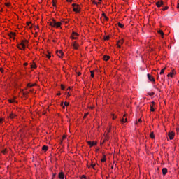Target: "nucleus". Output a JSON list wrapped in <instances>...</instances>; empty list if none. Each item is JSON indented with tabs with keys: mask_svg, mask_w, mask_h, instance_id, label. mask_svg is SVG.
Wrapping results in <instances>:
<instances>
[{
	"mask_svg": "<svg viewBox=\"0 0 179 179\" xmlns=\"http://www.w3.org/2000/svg\"><path fill=\"white\" fill-rule=\"evenodd\" d=\"M72 6L73 8V12H76V13H79V12H80V6H79V5L76 3H73Z\"/></svg>",
	"mask_w": 179,
	"mask_h": 179,
	"instance_id": "obj_1",
	"label": "nucleus"
},
{
	"mask_svg": "<svg viewBox=\"0 0 179 179\" xmlns=\"http://www.w3.org/2000/svg\"><path fill=\"white\" fill-rule=\"evenodd\" d=\"M28 44H29V41H27V40L22 41V42L20 43L23 50H24V48H26V45H27Z\"/></svg>",
	"mask_w": 179,
	"mask_h": 179,
	"instance_id": "obj_2",
	"label": "nucleus"
},
{
	"mask_svg": "<svg viewBox=\"0 0 179 179\" xmlns=\"http://www.w3.org/2000/svg\"><path fill=\"white\" fill-rule=\"evenodd\" d=\"M87 144L90 146V148L93 146H96L97 145V143L95 141H87Z\"/></svg>",
	"mask_w": 179,
	"mask_h": 179,
	"instance_id": "obj_3",
	"label": "nucleus"
},
{
	"mask_svg": "<svg viewBox=\"0 0 179 179\" xmlns=\"http://www.w3.org/2000/svg\"><path fill=\"white\" fill-rule=\"evenodd\" d=\"M156 5L157 8H161V6H163V5H164V3L163 2V1H159L156 3Z\"/></svg>",
	"mask_w": 179,
	"mask_h": 179,
	"instance_id": "obj_4",
	"label": "nucleus"
},
{
	"mask_svg": "<svg viewBox=\"0 0 179 179\" xmlns=\"http://www.w3.org/2000/svg\"><path fill=\"white\" fill-rule=\"evenodd\" d=\"M78 36H79V34H78L76 32H73L71 34V38L73 40H76V37H78Z\"/></svg>",
	"mask_w": 179,
	"mask_h": 179,
	"instance_id": "obj_5",
	"label": "nucleus"
},
{
	"mask_svg": "<svg viewBox=\"0 0 179 179\" xmlns=\"http://www.w3.org/2000/svg\"><path fill=\"white\" fill-rule=\"evenodd\" d=\"M72 45H73L74 50H78V48L79 47V44H78V43H76V41L73 42Z\"/></svg>",
	"mask_w": 179,
	"mask_h": 179,
	"instance_id": "obj_6",
	"label": "nucleus"
},
{
	"mask_svg": "<svg viewBox=\"0 0 179 179\" xmlns=\"http://www.w3.org/2000/svg\"><path fill=\"white\" fill-rule=\"evenodd\" d=\"M117 44V47L119 48H121V45L124 44V39H121L118 41Z\"/></svg>",
	"mask_w": 179,
	"mask_h": 179,
	"instance_id": "obj_7",
	"label": "nucleus"
},
{
	"mask_svg": "<svg viewBox=\"0 0 179 179\" xmlns=\"http://www.w3.org/2000/svg\"><path fill=\"white\" fill-rule=\"evenodd\" d=\"M10 38H13V40H15V37L16 36V34L15 32H10L9 34H8Z\"/></svg>",
	"mask_w": 179,
	"mask_h": 179,
	"instance_id": "obj_8",
	"label": "nucleus"
},
{
	"mask_svg": "<svg viewBox=\"0 0 179 179\" xmlns=\"http://www.w3.org/2000/svg\"><path fill=\"white\" fill-rule=\"evenodd\" d=\"M148 78L149 79V80H150V82H155V78H153V76H152V75L150 74H147Z\"/></svg>",
	"mask_w": 179,
	"mask_h": 179,
	"instance_id": "obj_9",
	"label": "nucleus"
},
{
	"mask_svg": "<svg viewBox=\"0 0 179 179\" xmlns=\"http://www.w3.org/2000/svg\"><path fill=\"white\" fill-rule=\"evenodd\" d=\"M57 54L59 58H62V55H64V52H62V50L57 51Z\"/></svg>",
	"mask_w": 179,
	"mask_h": 179,
	"instance_id": "obj_10",
	"label": "nucleus"
},
{
	"mask_svg": "<svg viewBox=\"0 0 179 179\" xmlns=\"http://www.w3.org/2000/svg\"><path fill=\"white\" fill-rule=\"evenodd\" d=\"M169 139L171 140L174 139V134L173 132L169 133Z\"/></svg>",
	"mask_w": 179,
	"mask_h": 179,
	"instance_id": "obj_11",
	"label": "nucleus"
},
{
	"mask_svg": "<svg viewBox=\"0 0 179 179\" xmlns=\"http://www.w3.org/2000/svg\"><path fill=\"white\" fill-rule=\"evenodd\" d=\"M153 106H155V102H152V104L150 106V111L153 112L155 111V108H153Z\"/></svg>",
	"mask_w": 179,
	"mask_h": 179,
	"instance_id": "obj_12",
	"label": "nucleus"
},
{
	"mask_svg": "<svg viewBox=\"0 0 179 179\" xmlns=\"http://www.w3.org/2000/svg\"><path fill=\"white\" fill-rule=\"evenodd\" d=\"M50 26H52V27H55V20H52V21L50 22Z\"/></svg>",
	"mask_w": 179,
	"mask_h": 179,
	"instance_id": "obj_13",
	"label": "nucleus"
},
{
	"mask_svg": "<svg viewBox=\"0 0 179 179\" xmlns=\"http://www.w3.org/2000/svg\"><path fill=\"white\" fill-rule=\"evenodd\" d=\"M158 34L161 35L162 38H164V33L162 30L158 31Z\"/></svg>",
	"mask_w": 179,
	"mask_h": 179,
	"instance_id": "obj_14",
	"label": "nucleus"
},
{
	"mask_svg": "<svg viewBox=\"0 0 179 179\" xmlns=\"http://www.w3.org/2000/svg\"><path fill=\"white\" fill-rule=\"evenodd\" d=\"M162 174L163 176H166V174H167V168L162 169Z\"/></svg>",
	"mask_w": 179,
	"mask_h": 179,
	"instance_id": "obj_15",
	"label": "nucleus"
},
{
	"mask_svg": "<svg viewBox=\"0 0 179 179\" xmlns=\"http://www.w3.org/2000/svg\"><path fill=\"white\" fill-rule=\"evenodd\" d=\"M55 27H57V29H58V27H61V22H57L55 21Z\"/></svg>",
	"mask_w": 179,
	"mask_h": 179,
	"instance_id": "obj_16",
	"label": "nucleus"
},
{
	"mask_svg": "<svg viewBox=\"0 0 179 179\" xmlns=\"http://www.w3.org/2000/svg\"><path fill=\"white\" fill-rule=\"evenodd\" d=\"M42 150H43V152H47V150H48V147L46 145H43L42 147Z\"/></svg>",
	"mask_w": 179,
	"mask_h": 179,
	"instance_id": "obj_17",
	"label": "nucleus"
},
{
	"mask_svg": "<svg viewBox=\"0 0 179 179\" xmlns=\"http://www.w3.org/2000/svg\"><path fill=\"white\" fill-rule=\"evenodd\" d=\"M110 59V56L104 55L103 56V61H108Z\"/></svg>",
	"mask_w": 179,
	"mask_h": 179,
	"instance_id": "obj_18",
	"label": "nucleus"
},
{
	"mask_svg": "<svg viewBox=\"0 0 179 179\" xmlns=\"http://www.w3.org/2000/svg\"><path fill=\"white\" fill-rule=\"evenodd\" d=\"M64 173H63L62 172H60V173H59V178H60V179H64Z\"/></svg>",
	"mask_w": 179,
	"mask_h": 179,
	"instance_id": "obj_19",
	"label": "nucleus"
},
{
	"mask_svg": "<svg viewBox=\"0 0 179 179\" xmlns=\"http://www.w3.org/2000/svg\"><path fill=\"white\" fill-rule=\"evenodd\" d=\"M168 77L171 76V78H173V76H174V70H173L172 73H169L167 75Z\"/></svg>",
	"mask_w": 179,
	"mask_h": 179,
	"instance_id": "obj_20",
	"label": "nucleus"
},
{
	"mask_svg": "<svg viewBox=\"0 0 179 179\" xmlns=\"http://www.w3.org/2000/svg\"><path fill=\"white\" fill-rule=\"evenodd\" d=\"M36 85H37V84H36V83H34V84L29 83V84H27V86H28V87H33L36 86Z\"/></svg>",
	"mask_w": 179,
	"mask_h": 179,
	"instance_id": "obj_21",
	"label": "nucleus"
},
{
	"mask_svg": "<svg viewBox=\"0 0 179 179\" xmlns=\"http://www.w3.org/2000/svg\"><path fill=\"white\" fill-rule=\"evenodd\" d=\"M150 136L151 139H155V134H153V132L150 133Z\"/></svg>",
	"mask_w": 179,
	"mask_h": 179,
	"instance_id": "obj_22",
	"label": "nucleus"
},
{
	"mask_svg": "<svg viewBox=\"0 0 179 179\" xmlns=\"http://www.w3.org/2000/svg\"><path fill=\"white\" fill-rule=\"evenodd\" d=\"M166 70V67L162 69L159 73V75H163V73H164V71Z\"/></svg>",
	"mask_w": 179,
	"mask_h": 179,
	"instance_id": "obj_23",
	"label": "nucleus"
},
{
	"mask_svg": "<svg viewBox=\"0 0 179 179\" xmlns=\"http://www.w3.org/2000/svg\"><path fill=\"white\" fill-rule=\"evenodd\" d=\"M16 117V115H15L13 113H11L10 115V118L11 119V120H13V118H15Z\"/></svg>",
	"mask_w": 179,
	"mask_h": 179,
	"instance_id": "obj_24",
	"label": "nucleus"
},
{
	"mask_svg": "<svg viewBox=\"0 0 179 179\" xmlns=\"http://www.w3.org/2000/svg\"><path fill=\"white\" fill-rule=\"evenodd\" d=\"M117 25L119 26V27H120L121 29L124 28V24H121L120 22L117 23Z\"/></svg>",
	"mask_w": 179,
	"mask_h": 179,
	"instance_id": "obj_25",
	"label": "nucleus"
},
{
	"mask_svg": "<svg viewBox=\"0 0 179 179\" xmlns=\"http://www.w3.org/2000/svg\"><path fill=\"white\" fill-rule=\"evenodd\" d=\"M127 120H128V119H127V118H125L124 120V118H122V119L121 120V122H122V124H124V123L127 122Z\"/></svg>",
	"mask_w": 179,
	"mask_h": 179,
	"instance_id": "obj_26",
	"label": "nucleus"
},
{
	"mask_svg": "<svg viewBox=\"0 0 179 179\" xmlns=\"http://www.w3.org/2000/svg\"><path fill=\"white\" fill-rule=\"evenodd\" d=\"M91 78H94V71H91Z\"/></svg>",
	"mask_w": 179,
	"mask_h": 179,
	"instance_id": "obj_27",
	"label": "nucleus"
},
{
	"mask_svg": "<svg viewBox=\"0 0 179 179\" xmlns=\"http://www.w3.org/2000/svg\"><path fill=\"white\" fill-rule=\"evenodd\" d=\"M52 5L53 6H57V1L52 0Z\"/></svg>",
	"mask_w": 179,
	"mask_h": 179,
	"instance_id": "obj_28",
	"label": "nucleus"
},
{
	"mask_svg": "<svg viewBox=\"0 0 179 179\" xmlns=\"http://www.w3.org/2000/svg\"><path fill=\"white\" fill-rule=\"evenodd\" d=\"M106 162V155L103 156V157L101 159V162L104 163Z\"/></svg>",
	"mask_w": 179,
	"mask_h": 179,
	"instance_id": "obj_29",
	"label": "nucleus"
},
{
	"mask_svg": "<svg viewBox=\"0 0 179 179\" xmlns=\"http://www.w3.org/2000/svg\"><path fill=\"white\" fill-rule=\"evenodd\" d=\"M46 57H47V58L50 59L51 55H50V53H48V54H46Z\"/></svg>",
	"mask_w": 179,
	"mask_h": 179,
	"instance_id": "obj_30",
	"label": "nucleus"
},
{
	"mask_svg": "<svg viewBox=\"0 0 179 179\" xmlns=\"http://www.w3.org/2000/svg\"><path fill=\"white\" fill-rule=\"evenodd\" d=\"M69 106V102H64V106L68 107Z\"/></svg>",
	"mask_w": 179,
	"mask_h": 179,
	"instance_id": "obj_31",
	"label": "nucleus"
},
{
	"mask_svg": "<svg viewBox=\"0 0 179 179\" xmlns=\"http://www.w3.org/2000/svg\"><path fill=\"white\" fill-rule=\"evenodd\" d=\"M81 179H87V178L86 177L85 175H83L81 177H80Z\"/></svg>",
	"mask_w": 179,
	"mask_h": 179,
	"instance_id": "obj_32",
	"label": "nucleus"
},
{
	"mask_svg": "<svg viewBox=\"0 0 179 179\" xmlns=\"http://www.w3.org/2000/svg\"><path fill=\"white\" fill-rule=\"evenodd\" d=\"M169 9V6H165L164 8H162V10H167Z\"/></svg>",
	"mask_w": 179,
	"mask_h": 179,
	"instance_id": "obj_33",
	"label": "nucleus"
},
{
	"mask_svg": "<svg viewBox=\"0 0 179 179\" xmlns=\"http://www.w3.org/2000/svg\"><path fill=\"white\" fill-rule=\"evenodd\" d=\"M22 45H17V48H19V50H22V48H23V47L22 46V48L20 47Z\"/></svg>",
	"mask_w": 179,
	"mask_h": 179,
	"instance_id": "obj_34",
	"label": "nucleus"
},
{
	"mask_svg": "<svg viewBox=\"0 0 179 179\" xmlns=\"http://www.w3.org/2000/svg\"><path fill=\"white\" fill-rule=\"evenodd\" d=\"M149 96H155V92H149Z\"/></svg>",
	"mask_w": 179,
	"mask_h": 179,
	"instance_id": "obj_35",
	"label": "nucleus"
},
{
	"mask_svg": "<svg viewBox=\"0 0 179 179\" xmlns=\"http://www.w3.org/2000/svg\"><path fill=\"white\" fill-rule=\"evenodd\" d=\"M9 103H15V99H9Z\"/></svg>",
	"mask_w": 179,
	"mask_h": 179,
	"instance_id": "obj_36",
	"label": "nucleus"
},
{
	"mask_svg": "<svg viewBox=\"0 0 179 179\" xmlns=\"http://www.w3.org/2000/svg\"><path fill=\"white\" fill-rule=\"evenodd\" d=\"M61 89H62V90H65V87L63 85H61Z\"/></svg>",
	"mask_w": 179,
	"mask_h": 179,
	"instance_id": "obj_37",
	"label": "nucleus"
},
{
	"mask_svg": "<svg viewBox=\"0 0 179 179\" xmlns=\"http://www.w3.org/2000/svg\"><path fill=\"white\" fill-rule=\"evenodd\" d=\"M104 40H110V36H107L104 38Z\"/></svg>",
	"mask_w": 179,
	"mask_h": 179,
	"instance_id": "obj_38",
	"label": "nucleus"
},
{
	"mask_svg": "<svg viewBox=\"0 0 179 179\" xmlns=\"http://www.w3.org/2000/svg\"><path fill=\"white\" fill-rule=\"evenodd\" d=\"M31 68H36V64H32V65H31Z\"/></svg>",
	"mask_w": 179,
	"mask_h": 179,
	"instance_id": "obj_39",
	"label": "nucleus"
},
{
	"mask_svg": "<svg viewBox=\"0 0 179 179\" xmlns=\"http://www.w3.org/2000/svg\"><path fill=\"white\" fill-rule=\"evenodd\" d=\"M91 167H92V168L94 169V167H96V164H91Z\"/></svg>",
	"mask_w": 179,
	"mask_h": 179,
	"instance_id": "obj_40",
	"label": "nucleus"
},
{
	"mask_svg": "<svg viewBox=\"0 0 179 179\" xmlns=\"http://www.w3.org/2000/svg\"><path fill=\"white\" fill-rule=\"evenodd\" d=\"M104 19H105V20H106V22H108V18L107 16H105V17H104Z\"/></svg>",
	"mask_w": 179,
	"mask_h": 179,
	"instance_id": "obj_41",
	"label": "nucleus"
},
{
	"mask_svg": "<svg viewBox=\"0 0 179 179\" xmlns=\"http://www.w3.org/2000/svg\"><path fill=\"white\" fill-rule=\"evenodd\" d=\"M87 115H89V113H87L85 114L84 118H86V117H87Z\"/></svg>",
	"mask_w": 179,
	"mask_h": 179,
	"instance_id": "obj_42",
	"label": "nucleus"
},
{
	"mask_svg": "<svg viewBox=\"0 0 179 179\" xmlns=\"http://www.w3.org/2000/svg\"><path fill=\"white\" fill-rule=\"evenodd\" d=\"M61 106H62V107H63V108H65V106H64V102L61 103Z\"/></svg>",
	"mask_w": 179,
	"mask_h": 179,
	"instance_id": "obj_43",
	"label": "nucleus"
},
{
	"mask_svg": "<svg viewBox=\"0 0 179 179\" xmlns=\"http://www.w3.org/2000/svg\"><path fill=\"white\" fill-rule=\"evenodd\" d=\"M0 71L1 72V73H3V69L0 68Z\"/></svg>",
	"mask_w": 179,
	"mask_h": 179,
	"instance_id": "obj_44",
	"label": "nucleus"
},
{
	"mask_svg": "<svg viewBox=\"0 0 179 179\" xmlns=\"http://www.w3.org/2000/svg\"><path fill=\"white\" fill-rule=\"evenodd\" d=\"M177 134H179V128L176 129Z\"/></svg>",
	"mask_w": 179,
	"mask_h": 179,
	"instance_id": "obj_45",
	"label": "nucleus"
},
{
	"mask_svg": "<svg viewBox=\"0 0 179 179\" xmlns=\"http://www.w3.org/2000/svg\"><path fill=\"white\" fill-rule=\"evenodd\" d=\"M102 16H103V17H106V14L104 13H103Z\"/></svg>",
	"mask_w": 179,
	"mask_h": 179,
	"instance_id": "obj_46",
	"label": "nucleus"
},
{
	"mask_svg": "<svg viewBox=\"0 0 179 179\" xmlns=\"http://www.w3.org/2000/svg\"><path fill=\"white\" fill-rule=\"evenodd\" d=\"M31 24V22H27V26H30Z\"/></svg>",
	"mask_w": 179,
	"mask_h": 179,
	"instance_id": "obj_47",
	"label": "nucleus"
},
{
	"mask_svg": "<svg viewBox=\"0 0 179 179\" xmlns=\"http://www.w3.org/2000/svg\"><path fill=\"white\" fill-rule=\"evenodd\" d=\"M67 1V2H70V3H71V2H72V0H66Z\"/></svg>",
	"mask_w": 179,
	"mask_h": 179,
	"instance_id": "obj_48",
	"label": "nucleus"
},
{
	"mask_svg": "<svg viewBox=\"0 0 179 179\" xmlns=\"http://www.w3.org/2000/svg\"><path fill=\"white\" fill-rule=\"evenodd\" d=\"M2 121H3V119L0 118V124H1V122H2Z\"/></svg>",
	"mask_w": 179,
	"mask_h": 179,
	"instance_id": "obj_49",
	"label": "nucleus"
},
{
	"mask_svg": "<svg viewBox=\"0 0 179 179\" xmlns=\"http://www.w3.org/2000/svg\"><path fill=\"white\" fill-rule=\"evenodd\" d=\"M81 75H82L81 73H78V76H80Z\"/></svg>",
	"mask_w": 179,
	"mask_h": 179,
	"instance_id": "obj_50",
	"label": "nucleus"
},
{
	"mask_svg": "<svg viewBox=\"0 0 179 179\" xmlns=\"http://www.w3.org/2000/svg\"><path fill=\"white\" fill-rule=\"evenodd\" d=\"M115 118H117V117H115L114 115L113 116V120H115Z\"/></svg>",
	"mask_w": 179,
	"mask_h": 179,
	"instance_id": "obj_51",
	"label": "nucleus"
},
{
	"mask_svg": "<svg viewBox=\"0 0 179 179\" xmlns=\"http://www.w3.org/2000/svg\"><path fill=\"white\" fill-rule=\"evenodd\" d=\"M66 138V136H63V139H65Z\"/></svg>",
	"mask_w": 179,
	"mask_h": 179,
	"instance_id": "obj_52",
	"label": "nucleus"
},
{
	"mask_svg": "<svg viewBox=\"0 0 179 179\" xmlns=\"http://www.w3.org/2000/svg\"><path fill=\"white\" fill-rule=\"evenodd\" d=\"M57 96H61V93L59 92V93L57 94Z\"/></svg>",
	"mask_w": 179,
	"mask_h": 179,
	"instance_id": "obj_53",
	"label": "nucleus"
},
{
	"mask_svg": "<svg viewBox=\"0 0 179 179\" xmlns=\"http://www.w3.org/2000/svg\"><path fill=\"white\" fill-rule=\"evenodd\" d=\"M138 122H142V120L141 119H139Z\"/></svg>",
	"mask_w": 179,
	"mask_h": 179,
	"instance_id": "obj_54",
	"label": "nucleus"
},
{
	"mask_svg": "<svg viewBox=\"0 0 179 179\" xmlns=\"http://www.w3.org/2000/svg\"><path fill=\"white\" fill-rule=\"evenodd\" d=\"M36 29H38V26L35 27V30Z\"/></svg>",
	"mask_w": 179,
	"mask_h": 179,
	"instance_id": "obj_55",
	"label": "nucleus"
},
{
	"mask_svg": "<svg viewBox=\"0 0 179 179\" xmlns=\"http://www.w3.org/2000/svg\"><path fill=\"white\" fill-rule=\"evenodd\" d=\"M25 66H27V63H24V64Z\"/></svg>",
	"mask_w": 179,
	"mask_h": 179,
	"instance_id": "obj_56",
	"label": "nucleus"
},
{
	"mask_svg": "<svg viewBox=\"0 0 179 179\" xmlns=\"http://www.w3.org/2000/svg\"><path fill=\"white\" fill-rule=\"evenodd\" d=\"M6 6H9V3H7V4H6Z\"/></svg>",
	"mask_w": 179,
	"mask_h": 179,
	"instance_id": "obj_57",
	"label": "nucleus"
},
{
	"mask_svg": "<svg viewBox=\"0 0 179 179\" xmlns=\"http://www.w3.org/2000/svg\"><path fill=\"white\" fill-rule=\"evenodd\" d=\"M94 3L95 5H97V3H96V2H94Z\"/></svg>",
	"mask_w": 179,
	"mask_h": 179,
	"instance_id": "obj_58",
	"label": "nucleus"
},
{
	"mask_svg": "<svg viewBox=\"0 0 179 179\" xmlns=\"http://www.w3.org/2000/svg\"><path fill=\"white\" fill-rule=\"evenodd\" d=\"M3 153H6V151H3Z\"/></svg>",
	"mask_w": 179,
	"mask_h": 179,
	"instance_id": "obj_59",
	"label": "nucleus"
},
{
	"mask_svg": "<svg viewBox=\"0 0 179 179\" xmlns=\"http://www.w3.org/2000/svg\"><path fill=\"white\" fill-rule=\"evenodd\" d=\"M156 89H157V90H159V88L156 87Z\"/></svg>",
	"mask_w": 179,
	"mask_h": 179,
	"instance_id": "obj_60",
	"label": "nucleus"
},
{
	"mask_svg": "<svg viewBox=\"0 0 179 179\" xmlns=\"http://www.w3.org/2000/svg\"><path fill=\"white\" fill-rule=\"evenodd\" d=\"M99 1H101V0H99Z\"/></svg>",
	"mask_w": 179,
	"mask_h": 179,
	"instance_id": "obj_61",
	"label": "nucleus"
},
{
	"mask_svg": "<svg viewBox=\"0 0 179 179\" xmlns=\"http://www.w3.org/2000/svg\"><path fill=\"white\" fill-rule=\"evenodd\" d=\"M96 150L98 151V150H99V149H96Z\"/></svg>",
	"mask_w": 179,
	"mask_h": 179,
	"instance_id": "obj_62",
	"label": "nucleus"
},
{
	"mask_svg": "<svg viewBox=\"0 0 179 179\" xmlns=\"http://www.w3.org/2000/svg\"><path fill=\"white\" fill-rule=\"evenodd\" d=\"M96 150L98 151V150H99V149H96Z\"/></svg>",
	"mask_w": 179,
	"mask_h": 179,
	"instance_id": "obj_63",
	"label": "nucleus"
},
{
	"mask_svg": "<svg viewBox=\"0 0 179 179\" xmlns=\"http://www.w3.org/2000/svg\"><path fill=\"white\" fill-rule=\"evenodd\" d=\"M98 3H100V2H98Z\"/></svg>",
	"mask_w": 179,
	"mask_h": 179,
	"instance_id": "obj_64",
	"label": "nucleus"
}]
</instances>
